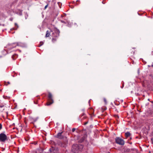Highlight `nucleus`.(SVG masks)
Segmentation results:
<instances>
[{
	"instance_id": "nucleus-27",
	"label": "nucleus",
	"mask_w": 153,
	"mask_h": 153,
	"mask_svg": "<svg viewBox=\"0 0 153 153\" xmlns=\"http://www.w3.org/2000/svg\"><path fill=\"white\" fill-rule=\"evenodd\" d=\"M67 150H66L65 151H64L63 152L61 153H67Z\"/></svg>"
},
{
	"instance_id": "nucleus-17",
	"label": "nucleus",
	"mask_w": 153,
	"mask_h": 153,
	"mask_svg": "<svg viewBox=\"0 0 153 153\" xmlns=\"http://www.w3.org/2000/svg\"><path fill=\"white\" fill-rule=\"evenodd\" d=\"M42 43V44H39V45H38V46L39 47L41 46H42L44 43L43 42H40V43Z\"/></svg>"
},
{
	"instance_id": "nucleus-42",
	"label": "nucleus",
	"mask_w": 153,
	"mask_h": 153,
	"mask_svg": "<svg viewBox=\"0 0 153 153\" xmlns=\"http://www.w3.org/2000/svg\"><path fill=\"white\" fill-rule=\"evenodd\" d=\"M2 25L4 26V24L3 25Z\"/></svg>"
},
{
	"instance_id": "nucleus-3",
	"label": "nucleus",
	"mask_w": 153,
	"mask_h": 153,
	"mask_svg": "<svg viewBox=\"0 0 153 153\" xmlns=\"http://www.w3.org/2000/svg\"><path fill=\"white\" fill-rule=\"evenodd\" d=\"M54 32H53L51 34V36L53 37L52 41L53 42H54L57 40V38L59 36L60 31L59 29L55 27L54 28Z\"/></svg>"
},
{
	"instance_id": "nucleus-9",
	"label": "nucleus",
	"mask_w": 153,
	"mask_h": 153,
	"mask_svg": "<svg viewBox=\"0 0 153 153\" xmlns=\"http://www.w3.org/2000/svg\"><path fill=\"white\" fill-rule=\"evenodd\" d=\"M148 115L149 116H153V111L151 110H149L147 112Z\"/></svg>"
},
{
	"instance_id": "nucleus-51",
	"label": "nucleus",
	"mask_w": 153,
	"mask_h": 153,
	"mask_svg": "<svg viewBox=\"0 0 153 153\" xmlns=\"http://www.w3.org/2000/svg\"><path fill=\"white\" fill-rule=\"evenodd\" d=\"M136 138H137V137H136Z\"/></svg>"
},
{
	"instance_id": "nucleus-46",
	"label": "nucleus",
	"mask_w": 153,
	"mask_h": 153,
	"mask_svg": "<svg viewBox=\"0 0 153 153\" xmlns=\"http://www.w3.org/2000/svg\"><path fill=\"white\" fill-rule=\"evenodd\" d=\"M25 124H26V123L25 122Z\"/></svg>"
},
{
	"instance_id": "nucleus-16",
	"label": "nucleus",
	"mask_w": 153,
	"mask_h": 153,
	"mask_svg": "<svg viewBox=\"0 0 153 153\" xmlns=\"http://www.w3.org/2000/svg\"><path fill=\"white\" fill-rule=\"evenodd\" d=\"M4 82L5 83V85H7L8 84H10V82H6V81H5Z\"/></svg>"
},
{
	"instance_id": "nucleus-38",
	"label": "nucleus",
	"mask_w": 153,
	"mask_h": 153,
	"mask_svg": "<svg viewBox=\"0 0 153 153\" xmlns=\"http://www.w3.org/2000/svg\"><path fill=\"white\" fill-rule=\"evenodd\" d=\"M86 117H83V118L85 119V118Z\"/></svg>"
},
{
	"instance_id": "nucleus-26",
	"label": "nucleus",
	"mask_w": 153,
	"mask_h": 153,
	"mask_svg": "<svg viewBox=\"0 0 153 153\" xmlns=\"http://www.w3.org/2000/svg\"><path fill=\"white\" fill-rule=\"evenodd\" d=\"M151 140L152 141V143L153 144V139L152 138H151Z\"/></svg>"
},
{
	"instance_id": "nucleus-54",
	"label": "nucleus",
	"mask_w": 153,
	"mask_h": 153,
	"mask_svg": "<svg viewBox=\"0 0 153 153\" xmlns=\"http://www.w3.org/2000/svg\"><path fill=\"white\" fill-rule=\"evenodd\" d=\"M152 102L153 103V101Z\"/></svg>"
},
{
	"instance_id": "nucleus-1",
	"label": "nucleus",
	"mask_w": 153,
	"mask_h": 153,
	"mask_svg": "<svg viewBox=\"0 0 153 153\" xmlns=\"http://www.w3.org/2000/svg\"><path fill=\"white\" fill-rule=\"evenodd\" d=\"M63 132L58 133L55 137L60 139H63V141L62 142L59 141L58 142V144L60 146L65 148L68 144V140L66 137L62 136V135Z\"/></svg>"
},
{
	"instance_id": "nucleus-43",
	"label": "nucleus",
	"mask_w": 153,
	"mask_h": 153,
	"mask_svg": "<svg viewBox=\"0 0 153 153\" xmlns=\"http://www.w3.org/2000/svg\"><path fill=\"white\" fill-rule=\"evenodd\" d=\"M40 151H42V150H40Z\"/></svg>"
},
{
	"instance_id": "nucleus-39",
	"label": "nucleus",
	"mask_w": 153,
	"mask_h": 153,
	"mask_svg": "<svg viewBox=\"0 0 153 153\" xmlns=\"http://www.w3.org/2000/svg\"><path fill=\"white\" fill-rule=\"evenodd\" d=\"M131 139H132V138H131H131H130V140H131Z\"/></svg>"
},
{
	"instance_id": "nucleus-14",
	"label": "nucleus",
	"mask_w": 153,
	"mask_h": 153,
	"mask_svg": "<svg viewBox=\"0 0 153 153\" xmlns=\"http://www.w3.org/2000/svg\"><path fill=\"white\" fill-rule=\"evenodd\" d=\"M55 150V148L53 147H52L49 149L51 152H53Z\"/></svg>"
},
{
	"instance_id": "nucleus-31",
	"label": "nucleus",
	"mask_w": 153,
	"mask_h": 153,
	"mask_svg": "<svg viewBox=\"0 0 153 153\" xmlns=\"http://www.w3.org/2000/svg\"><path fill=\"white\" fill-rule=\"evenodd\" d=\"M115 116L116 117H117L118 118H119V117L117 115H115Z\"/></svg>"
},
{
	"instance_id": "nucleus-28",
	"label": "nucleus",
	"mask_w": 153,
	"mask_h": 153,
	"mask_svg": "<svg viewBox=\"0 0 153 153\" xmlns=\"http://www.w3.org/2000/svg\"><path fill=\"white\" fill-rule=\"evenodd\" d=\"M61 22H62V23H65V24L66 23L65 22V21H63V20H61Z\"/></svg>"
},
{
	"instance_id": "nucleus-37",
	"label": "nucleus",
	"mask_w": 153,
	"mask_h": 153,
	"mask_svg": "<svg viewBox=\"0 0 153 153\" xmlns=\"http://www.w3.org/2000/svg\"><path fill=\"white\" fill-rule=\"evenodd\" d=\"M129 144H132V142H129Z\"/></svg>"
},
{
	"instance_id": "nucleus-19",
	"label": "nucleus",
	"mask_w": 153,
	"mask_h": 153,
	"mask_svg": "<svg viewBox=\"0 0 153 153\" xmlns=\"http://www.w3.org/2000/svg\"><path fill=\"white\" fill-rule=\"evenodd\" d=\"M104 102H105V104H106L107 103V101L105 98H104Z\"/></svg>"
},
{
	"instance_id": "nucleus-41",
	"label": "nucleus",
	"mask_w": 153,
	"mask_h": 153,
	"mask_svg": "<svg viewBox=\"0 0 153 153\" xmlns=\"http://www.w3.org/2000/svg\"><path fill=\"white\" fill-rule=\"evenodd\" d=\"M152 66L153 67V65H152Z\"/></svg>"
},
{
	"instance_id": "nucleus-15",
	"label": "nucleus",
	"mask_w": 153,
	"mask_h": 153,
	"mask_svg": "<svg viewBox=\"0 0 153 153\" xmlns=\"http://www.w3.org/2000/svg\"><path fill=\"white\" fill-rule=\"evenodd\" d=\"M18 0H15L14 1H13L11 5H13L14 4L16 3L17 2Z\"/></svg>"
},
{
	"instance_id": "nucleus-18",
	"label": "nucleus",
	"mask_w": 153,
	"mask_h": 153,
	"mask_svg": "<svg viewBox=\"0 0 153 153\" xmlns=\"http://www.w3.org/2000/svg\"><path fill=\"white\" fill-rule=\"evenodd\" d=\"M4 106V105L3 104H2L0 102V107L2 108Z\"/></svg>"
},
{
	"instance_id": "nucleus-53",
	"label": "nucleus",
	"mask_w": 153,
	"mask_h": 153,
	"mask_svg": "<svg viewBox=\"0 0 153 153\" xmlns=\"http://www.w3.org/2000/svg\"><path fill=\"white\" fill-rule=\"evenodd\" d=\"M152 102L153 103V101Z\"/></svg>"
},
{
	"instance_id": "nucleus-50",
	"label": "nucleus",
	"mask_w": 153,
	"mask_h": 153,
	"mask_svg": "<svg viewBox=\"0 0 153 153\" xmlns=\"http://www.w3.org/2000/svg\"><path fill=\"white\" fill-rule=\"evenodd\" d=\"M124 84H123V86Z\"/></svg>"
},
{
	"instance_id": "nucleus-33",
	"label": "nucleus",
	"mask_w": 153,
	"mask_h": 153,
	"mask_svg": "<svg viewBox=\"0 0 153 153\" xmlns=\"http://www.w3.org/2000/svg\"><path fill=\"white\" fill-rule=\"evenodd\" d=\"M33 102L34 103H35V104H37V102H35V101H33Z\"/></svg>"
},
{
	"instance_id": "nucleus-21",
	"label": "nucleus",
	"mask_w": 153,
	"mask_h": 153,
	"mask_svg": "<svg viewBox=\"0 0 153 153\" xmlns=\"http://www.w3.org/2000/svg\"><path fill=\"white\" fill-rule=\"evenodd\" d=\"M75 130H76L75 128H73L72 129V131L73 132H74V131H75Z\"/></svg>"
},
{
	"instance_id": "nucleus-44",
	"label": "nucleus",
	"mask_w": 153,
	"mask_h": 153,
	"mask_svg": "<svg viewBox=\"0 0 153 153\" xmlns=\"http://www.w3.org/2000/svg\"><path fill=\"white\" fill-rule=\"evenodd\" d=\"M15 33V31H14V32L12 33Z\"/></svg>"
},
{
	"instance_id": "nucleus-47",
	"label": "nucleus",
	"mask_w": 153,
	"mask_h": 153,
	"mask_svg": "<svg viewBox=\"0 0 153 153\" xmlns=\"http://www.w3.org/2000/svg\"><path fill=\"white\" fill-rule=\"evenodd\" d=\"M91 126H92V125H91L90 126V127H91Z\"/></svg>"
},
{
	"instance_id": "nucleus-23",
	"label": "nucleus",
	"mask_w": 153,
	"mask_h": 153,
	"mask_svg": "<svg viewBox=\"0 0 153 153\" xmlns=\"http://www.w3.org/2000/svg\"><path fill=\"white\" fill-rule=\"evenodd\" d=\"M19 14L20 15H22V12L21 11H20L19 12Z\"/></svg>"
},
{
	"instance_id": "nucleus-34",
	"label": "nucleus",
	"mask_w": 153,
	"mask_h": 153,
	"mask_svg": "<svg viewBox=\"0 0 153 153\" xmlns=\"http://www.w3.org/2000/svg\"><path fill=\"white\" fill-rule=\"evenodd\" d=\"M106 109V108H105L104 109H103V110L102 111V112H103L104 111H105V110Z\"/></svg>"
},
{
	"instance_id": "nucleus-25",
	"label": "nucleus",
	"mask_w": 153,
	"mask_h": 153,
	"mask_svg": "<svg viewBox=\"0 0 153 153\" xmlns=\"http://www.w3.org/2000/svg\"><path fill=\"white\" fill-rule=\"evenodd\" d=\"M2 128V124L0 123V130H1Z\"/></svg>"
},
{
	"instance_id": "nucleus-13",
	"label": "nucleus",
	"mask_w": 153,
	"mask_h": 153,
	"mask_svg": "<svg viewBox=\"0 0 153 153\" xmlns=\"http://www.w3.org/2000/svg\"><path fill=\"white\" fill-rule=\"evenodd\" d=\"M134 153H137V150L134 148L131 149H130Z\"/></svg>"
},
{
	"instance_id": "nucleus-32",
	"label": "nucleus",
	"mask_w": 153,
	"mask_h": 153,
	"mask_svg": "<svg viewBox=\"0 0 153 153\" xmlns=\"http://www.w3.org/2000/svg\"><path fill=\"white\" fill-rule=\"evenodd\" d=\"M85 115V114L84 113H83L82 114V116H84Z\"/></svg>"
},
{
	"instance_id": "nucleus-4",
	"label": "nucleus",
	"mask_w": 153,
	"mask_h": 153,
	"mask_svg": "<svg viewBox=\"0 0 153 153\" xmlns=\"http://www.w3.org/2000/svg\"><path fill=\"white\" fill-rule=\"evenodd\" d=\"M2 53L6 57H11L13 60L15 59L18 56L17 54H14L12 52H11L9 53H7L6 51H4L2 52Z\"/></svg>"
},
{
	"instance_id": "nucleus-5",
	"label": "nucleus",
	"mask_w": 153,
	"mask_h": 153,
	"mask_svg": "<svg viewBox=\"0 0 153 153\" xmlns=\"http://www.w3.org/2000/svg\"><path fill=\"white\" fill-rule=\"evenodd\" d=\"M48 102L46 103V105H50L53 102V100L52 98V96L50 92H49L48 94Z\"/></svg>"
},
{
	"instance_id": "nucleus-36",
	"label": "nucleus",
	"mask_w": 153,
	"mask_h": 153,
	"mask_svg": "<svg viewBox=\"0 0 153 153\" xmlns=\"http://www.w3.org/2000/svg\"><path fill=\"white\" fill-rule=\"evenodd\" d=\"M150 76H152V79H153V75L152 76V75H150Z\"/></svg>"
},
{
	"instance_id": "nucleus-10",
	"label": "nucleus",
	"mask_w": 153,
	"mask_h": 153,
	"mask_svg": "<svg viewBox=\"0 0 153 153\" xmlns=\"http://www.w3.org/2000/svg\"><path fill=\"white\" fill-rule=\"evenodd\" d=\"M131 134L130 132L128 131L126 132L125 134V135L126 138L129 137L130 136Z\"/></svg>"
},
{
	"instance_id": "nucleus-6",
	"label": "nucleus",
	"mask_w": 153,
	"mask_h": 153,
	"mask_svg": "<svg viewBox=\"0 0 153 153\" xmlns=\"http://www.w3.org/2000/svg\"><path fill=\"white\" fill-rule=\"evenodd\" d=\"M115 141L117 143L120 145H123L125 144V141L124 140L119 137H116L115 138Z\"/></svg>"
},
{
	"instance_id": "nucleus-24",
	"label": "nucleus",
	"mask_w": 153,
	"mask_h": 153,
	"mask_svg": "<svg viewBox=\"0 0 153 153\" xmlns=\"http://www.w3.org/2000/svg\"><path fill=\"white\" fill-rule=\"evenodd\" d=\"M48 4H47L45 6V9L48 7Z\"/></svg>"
},
{
	"instance_id": "nucleus-35",
	"label": "nucleus",
	"mask_w": 153,
	"mask_h": 153,
	"mask_svg": "<svg viewBox=\"0 0 153 153\" xmlns=\"http://www.w3.org/2000/svg\"><path fill=\"white\" fill-rule=\"evenodd\" d=\"M36 120H36V119H34V122H35V121H36Z\"/></svg>"
},
{
	"instance_id": "nucleus-8",
	"label": "nucleus",
	"mask_w": 153,
	"mask_h": 153,
	"mask_svg": "<svg viewBox=\"0 0 153 153\" xmlns=\"http://www.w3.org/2000/svg\"><path fill=\"white\" fill-rule=\"evenodd\" d=\"M87 137V135L86 134H84L81 138L79 140V143H82L83 142L85 139Z\"/></svg>"
},
{
	"instance_id": "nucleus-11",
	"label": "nucleus",
	"mask_w": 153,
	"mask_h": 153,
	"mask_svg": "<svg viewBox=\"0 0 153 153\" xmlns=\"http://www.w3.org/2000/svg\"><path fill=\"white\" fill-rule=\"evenodd\" d=\"M15 25L16 26V28H11L10 29L11 30H16L19 27V26L16 23H15Z\"/></svg>"
},
{
	"instance_id": "nucleus-30",
	"label": "nucleus",
	"mask_w": 153,
	"mask_h": 153,
	"mask_svg": "<svg viewBox=\"0 0 153 153\" xmlns=\"http://www.w3.org/2000/svg\"><path fill=\"white\" fill-rule=\"evenodd\" d=\"M10 20L11 21H12L13 20V18H11L10 19Z\"/></svg>"
},
{
	"instance_id": "nucleus-45",
	"label": "nucleus",
	"mask_w": 153,
	"mask_h": 153,
	"mask_svg": "<svg viewBox=\"0 0 153 153\" xmlns=\"http://www.w3.org/2000/svg\"><path fill=\"white\" fill-rule=\"evenodd\" d=\"M148 100H149V99H148Z\"/></svg>"
},
{
	"instance_id": "nucleus-49",
	"label": "nucleus",
	"mask_w": 153,
	"mask_h": 153,
	"mask_svg": "<svg viewBox=\"0 0 153 153\" xmlns=\"http://www.w3.org/2000/svg\"><path fill=\"white\" fill-rule=\"evenodd\" d=\"M77 1H79L78 0H77Z\"/></svg>"
},
{
	"instance_id": "nucleus-20",
	"label": "nucleus",
	"mask_w": 153,
	"mask_h": 153,
	"mask_svg": "<svg viewBox=\"0 0 153 153\" xmlns=\"http://www.w3.org/2000/svg\"><path fill=\"white\" fill-rule=\"evenodd\" d=\"M37 142H34L32 143L31 144H34V145H36L37 144Z\"/></svg>"
},
{
	"instance_id": "nucleus-7",
	"label": "nucleus",
	"mask_w": 153,
	"mask_h": 153,
	"mask_svg": "<svg viewBox=\"0 0 153 153\" xmlns=\"http://www.w3.org/2000/svg\"><path fill=\"white\" fill-rule=\"evenodd\" d=\"M7 140V137L6 135L4 133H1L0 134V141L1 142H4Z\"/></svg>"
},
{
	"instance_id": "nucleus-48",
	"label": "nucleus",
	"mask_w": 153,
	"mask_h": 153,
	"mask_svg": "<svg viewBox=\"0 0 153 153\" xmlns=\"http://www.w3.org/2000/svg\"><path fill=\"white\" fill-rule=\"evenodd\" d=\"M51 31V32H53V31Z\"/></svg>"
},
{
	"instance_id": "nucleus-29",
	"label": "nucleus",
	"mask_w": 153,
	"mask_h": 153,
	"mask_svg": "<svg viewBox=\"0 0 153 153\" xmlns=\"http://www.w3.org/2000/svg\"><path fill=\"white\" fill-rule=\"evenodd\" d=\"M88 123V121L87 122H85L84 123V125H86V124H87V123Z\"/></svg>"
},
{
	"instance_id": "nucleus-40",
	"label": "nucleus",
	"mask_w": 153,
	"mask_h": 153,
	"mask_svg": "<svg viewBox=\"0 0 153 153\" xmlns=\"http://www.w3.org/2000/svg\"><path fill=\"white\" fill-rule=\"evenodd\" d=\"M2 56H0V57H2Z\"/></svg>"
},
{
	"instance_id": "nucleus-12",
	"label": "nucleus",
	"mask_w": 153,
	"mask_h": 153,
	"mask_svg": "<svg viewBox=\"0 0 153 153\" xmlns=\"http://www.w3.org/2000/svg\"><path fill=\"white\" fill-rule=\"evenodd\" d=\"M50 35V33L48 31H47L46 32V34L45 37H48Z\"/></svg>"
},
{
	"instance_id": "nucleus-52",
	"label": "nucleus",
	"mask_w": 153,
	"mask_h": 153,
	"mask_svg": "<svg viewBox=\"0 0 153 153\" xmlns=\"http://www.w3.org/2000/svg\"><path fill=\"white\" fill-rule=\"evenodd\" d=\"M40 44H42V43H40Z\"/></svg>"
},
{
	"instance_id": "nucleus-2",
	"label": "nucleus",
	"mask_w": 153,
	"mask_h": 153,
	"mask_svg": "<svg viewBox=\"0 0 153 153\" xmlns=\"http://www.w3.org/2000/svg\"><path fill=\"white\" fill-rule=\"evenodd\" d=\"M83 148V146L80 144H74L71 148L72 151L74 153H80Z\"/></svg>"
},
{
	"instance_id": "nucleus-22",
	"label": "nucleus",
	"mask_w": 153,
	"mask_h": 153,
	"mask_svg": "<svg viewBox=\"0 0 153 153\" xmlns=\"http://www.w3.org/2000/svg\"><path fill=\"white\" fill-rule=\"evenodd\" d=\"M130 149H126V151L128 152H130Z\"/></svg>"
}]
</instances>
